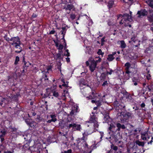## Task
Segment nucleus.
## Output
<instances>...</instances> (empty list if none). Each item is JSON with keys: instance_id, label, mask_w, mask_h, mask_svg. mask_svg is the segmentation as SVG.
<instances>
[{"instance_id": "nucleus-1", "label": "nucleus", "mask_w": 153, "mask_h": 153, "mask_svg": "<svg viewBox=\"0 0 153 153\" xmlns=\"http://www.w3.org/2000/svg\"><path fill=\"white\" fill-rule=\"evenodd\" d=\"M101 61V59L100 58L98 60H95L89 58L88 61H86L85 63L87 66H89L90 70L91 72H93L97 66V63L98 62H100Z\"/></svg>"}, {"instance_id": "nucleus-2", "label": "nucleus", "mask_w": 153, "mask_h": 153, "mask_svg": "<svg viewBox=\"0 0 153 153\" xmlns=\"http://www.w3.org/2000/svg\"><path fill=\"white\" fill-rule=\"evenodd\" d=\"M92 115H91V117L89 120L88 122H86L85 125L88 127L91 125H93L94 128L96 129L98 127L99 125L98 124L97 118L93 112L92 113Z\"/></svg>"}, {"instance_id": "nucleus-3", "label": "nucleus", "mask_w": 153, "mask_h": 153, "mask_svg": "<svg viewBox=\"0 0 153 153\" xmlns=\"http://www.w3.org/2000/svg\"><path fill=\"white\" fill-rule=\"evenodd\" d=\"M121 19V21L120 22V24H124L125 25L128 24L127 22H130L132 20L131 16L128 14H125L122 16V15H120L117 16V19Z\"/></svg>"}, {"instance_id": "nucleus-4", "label": "nucleus", "mask_w": 153, "mask_h": 153, "mask_svg": "<svg viewBox=\"0 0 153 153\" xmlns=\"http://www.w3.org/2000/svg\"><path fill=\"white\" fill-rule=\"evenodd\" d=\"M68 121L65 122L63 121L60 122L59 123L60 126L62 128H65L67 129H69L71 128V126H70V125H71L72 122L71 121H69V120H68Z\"/></svg>"}, {"instance_id": "nucleus-5", "label": "nucleus", "mask_w": 153, "mask_h": 153, "mask_svg": "<svg viewBox=\"0 0 153 153\" xmlns=\"http://www.w3.org/2000/svg\"><path fill=\"white\" fill-rule=\"evenodd\" d=\"M148 13L146 9H141L137 12V15L138 18H140L143 16L147 15Z\"/></svg>"}, {"instance_id": "nucleus-6", "label": "nucleus", "mask_w": 153, "mask_h": 153, "mask_svg": "<svg viewBox=\"0 0 153 153\" xmlns=\"http://www.w3.org/2000/svg\"><path fill=\"white\" fill-rule=\"evenodd\" d=\"M11 41L12 42H10V43L13 46L20 43V39L18 36L12 37Z\"/></svg>"}, {"instance_id": "nucleus-7", "label": "nucleus", "mask_w": 153, "mask_h": 153, "mask_svg": "<svg viewBox=\"0 0 153 153\" xmlns=\"http://www.w3.org/2000/svg\"><path fill=\"white\" fill-rule=\"evenodd\" d=\"M150 133L148 131L142 132L141 133V138L143 140H147L150 137Z\"/></svg>"}, {"instance_id": "nucleus-8", "label": "nucleus", "mask_w": 153, "mask_h": 153, "mask_svg": "<svg viewBox=\"0 0 153 153\" xmlns=\"http://www.w3.org/2000/svg\"><path fill=\"white\" fill-rule=\"evenodd\" d=\"M71 126V128H72V129L74 131H80L81 129V126L79 124H76L72 122L71 125H70Z\"/></svg>"}, {"instance_id": "nucleus-9", "label": "nucleus", "mask_w": 153, "mask_h": 153, "mask_svg": "<svg viewBox=\"0 0 153 153\" xmlns=\"http://www.w3.org/2000/svg\"><path fill=\"white\" fill-rule=\"evenodd\" d=\"M30 148L31 151L36 152L39 153H41V151L42 152V153H43V152H44V151H42V149L39 148L38 147H36V146H31L30 147Z\"/></svg>"}, {"instance_id": "nucleus-10", "label": "nucleus", "mask_w": 153, "mask_h": 153, "mask_svg": "<svg viewBox=\"0 0 153 153\" xmlns=\"http://www.w3.org/2000/svg\"><path fill=\"white\" fill-rule=\"evenodd\" d=\"M64 9H65L66 11L68 10L70 11L71 10H74L75 8L73 5L71 4H68L65 6ZM70 12L69 11V12H67V13L68 14H69Z\"/></svg>"}, {"instance_id": "nucleus-11", "label": "nucleus", "mask_w": 153, "mask_h": 153, "mask_svg": "<svg viewBox=\"0 0 153 153\" xmlns=\"http://www.w3.org/2000/svg\"><path fill=\"white\" fill-rule=\"evenodd\" d=\"M20 43H19V44H18L17 45H16L13 46L16 49H19V50H16L15 51V52L16 53H19L21 52L22 50V48L20 46Z\"/></svg>"}, {"instance_id": "nucleus-12", "label": "nucleus", "mask_w": 153, "mask_h": 153, "mask_svg": "<svg viewBox=\"0 0 153 153\" xmlns=\"http://www.w3.org/2000/svg\"><path fill=\"white\" fill-rule=\"evenodd\" d=\"M121 115H123L124 117L127 116L128 118H131L133 117L134 116L133 114L131 112H127L124 114H123V112L120 113Z\"/></svg>"}, {"instance_id": "nucleus-13", "label": "nucleus", "mask_w": 153, "mask_h": 153, "mask_svg": "<svg viewBox=\"0 0 153 153\" xmlns=\"http://www.w3.org/2000/svg\"><path fill=\"white\" fill-rule=\"evenodd\" d=\"M66 27H62V28L61 30L60 31V32L61 33V34L63 35V37L62 38V39H64V42L65 43V45H66V44L65 43V41L64 39L65 35L66 33Z\"/></svg>"}, {"instance_id": "nucleus-14", "label": "nucleus", "mask_w": 153, "mask_h": 153, "mask_svg": "<svg viewBox=\"0 0 153 153\" xmlns=\"http://www.w3.org/2000/svg\"><path fill=\"white\" fill-rule=\"evenodd\" d=\"M78 108V107L77 106H76V108L74 107V108H73L70 112V115L72 116L73 115H75L77 112V109Z\"/></svg>"}, {"instance_id": "nucleus-15", "label": "nucleus", "mask_w": 153, "mask_h": 153, "mask_svg": "<svg viewBox=\"0 0 153 153\" xmlns=\"http://www.w3.org/2000/svg\"><path fill=\"white\" fill-rule=\"evenodd\" d=\"M150 13L151 14L147 17L148 20L150 22H153V10H150Z\"/></svg>"}, {"instance_id": "nucleus-16", "label": "nucleus", "mask_w": 153, "mask_h": 153, "mask_svg": "<svg viewBox=\"0 0 153 153\" xmlns=\"http://www.w3.org/2000/svg\"><path fill=\"white\" fill-rule=\"evenodd\" d=\"M115 126L113 124H111L108 128L109 130L110 131H112L113 132H115L117 131V130L115 129Z\"/></svg>"}, {"instance_id": "nucleus-17", "label": "nucleus", "mask_w": 153, "mask_h": 153, "mask_svg": "<svg viewBox=\"0 0 153 153\" xmlns=\"http://www.w3.org/2000/svg\"><path fill=\"white\" fill-rule=\"evenodd\" d=\"M86 53L90 54L91 53V46H87L85 50Z\"/></svg>"}, {"instance_id": "nucleus-18", "label": "nucleus", "mask_w": 153, "mask_h": 153, "mask_svg": "<svg viewBox=\"0 0 153 153\" xmlns=\"http://www.w3.org/2000/svg\"><path fill=\"white\" fill-rule=\"evenodd\" d=\"M85 147V150L87 152L91 153V151L90 149L89 148L88 146V144L87 143H85V145H84Z\"/></svg>"}, {"instance_id": "nucleus-19", "label": "nucleus", "mask_w": 153, "mask_h": 153, "mask_svg": "<svg viewBox=\"0 0 153 153\" xmlns=\"http://www.w3.org/2000/svg\"><path fill=\"white\" fill-rule=\"evenodd\" d=\"M92 132L88 133L87 131H85L84 133H83V137L81 138V140H84L85 139V137L86 136H87L88 135L90 134H91Z\"/></svg>"}, {"instance_id": "nucleus-20", "label": "nucleus", "mask_w": 153, "mask_h": 153, "mask_svg": "<svg viewBox=\"0 0 153 153\" xmlns=\"http://www.w3.org/2000/svg\"><path fill=\"white\" fill-rule=\"evenodd\" d=\"M120 47L122 48H126V44L125 43L124 41L122 40L120 41Z\"/></svg>"}, {"instance_id": "nucleus-21", "label": "nucleus", "mask_w": 153, "mask_h": 153, "mask_svg": "<svg viewBox=\"0 0 153 153\" xmlns=\"http://www.w3.org/2000/svg\"><path fill=\"white\" fill-rule=\"evenodd\" d=\"M136 143L139 146L143 147L145 144V143L143 142H141L139 140H137L136 141Z\"/></svg>"}, {"instance_id": "nucleus-22", "label": "nucleus", "mask_w": 153, "mask_h": 153, "mask_svg": "<svg viewBox=\"0 0 153 153\" xmlns=\"http://www.w3.org/2000/svg\"><path fill=\"white\" fill-rule=\"evenodd\" d=\"M114 5V1L113 0H110L109 1L108 6L109 8H111Z\"/></svg>"}, {"instance_id": "nucleus-23", "label": "nucleus", "mask_w": 153, "mask_h": 153, "mask_svg": "<svg viewBox=\"0 0 153 153\" xmlns=\"http://www.w3.org/2000/svg\"><path fill=\"white\" fill-rule=\"evenodd\" d=\"M146 2L149 6L153 8V0H147Z\"/></svg>"}, {"instance_id": "nucleus-24", "label": "nucleus", "mask_w": 153, "mask_h": 153, "mask_svg": "<svg viewBox=\"0 0 153 153\" xmlns=\"http://www.w3.org/2000/svg\"><path fill=\"white\" fill-rule=\"evenodd\" d=\"M114 57L113 56V55L109 54L108 56L107 59L109 61H112L114 59Z\"/></svg>"}, {"instance_id": "nucleus-25", "label": "nucleus", "mask_w": 153, "mask_h": 153, "mask_svg": "<svg viewBox=\"0 0 153 153\" xmlns=\"http://www.w3.org/2000/svg\"><path fill=\"white\" fill-rule=\"evenodd\" d=\"M45 120L44 119L42 118L39 116H38L37 118H36V121H37L39 122L41 121L44 122Z\"/></svg>"}, {"instance_id": "nucleus-26", "label": "nucleus", "mask_w": 153, "mask_h": 153, "mask_svg": "<svg viewBox=\"0 0 153 153\" xmlns=\"http://www.w3.org/2000/svg\"><path fill=\"white\" fill-rule=\"evenodd\" d=\"M51 118H52L51 120L52 122H55L57 120L56 118V116L54 114H51L50 115Z\"/></svg>"}, {"instance_id": "nucleus-27", "label": "nucleus", "mask_w": 153, "mask_h": 153, "mask_svg": "<svg viewBox=\"0 0 153 153\" xmlns=\"http://www.w3.org/2000/svg\"><path fill=\"white\" fill-rule=\"evenodd\" d=\"M52 94L53 96L56 97H58L59 96L58 93L56 91H53L52 92Z\"/></svg>"}, {"instance_id": "nucleus-28", "label": "nucleus", "mask_w": 153, "mask_h": 153, "mask_svg": "<svg viewBox=\"0 0 153 153\" xmlns=\"http://www.w3.org/2000/svg\"><path fill=\"white\" fill-rule=\"evenodd\" d=\"M125 66L126 67V70H129L131 66V64L129 62H127L125 64Z\"/></svg>"}, {"instance_id": "nucleus-29", "label": "nucleus", "mask_w": 153, "mask_h": 153, "mask_svg": "<svg viewBox=\"0 0 153 153\" xmlns=\"http://www.w3.org/2000/svg\"><path fill=\"white\" fill-rule=\"evenodd\" d=\"M19 94H16V95H14L13 96H12L11 98L12 99L14 100H17L18 97L19 96Z\"/></svg>"}, {"instance_id": "nucleus-30", "label": "nucleus", "mask_w": 153, "mask_h": 153, "mask_svg": "<svg viewBox=\"0 0 153 153\" xmlns=\"http://www.w3.org/2000/svg\"><path fill=\"white\" fill-rule=\"evenodd\" d=\"M19 61V58L18 56H16L15 61L14 64L16 65L18 64V62Z\"/></svg>"}, {"instance_id": "nucleus-31", "label": "nucleus", "mask_w": 153, "mask_h": 153, "mask_svg": "<svg viewBox=\"0 0 153 153\" xmlns=\"http://www.w3.org/2000/svg\"><path fill=\"white\" fill-rule=\"evenodd\" d=\"M101 101L100 100H96V104L97 106H99L101 105Z\"/></svg>"}, {"instance_id": "nucleus-32", "label": "nucleus", "mask_w": 153, "mask_h": 153, "mask_svg": "<svg viewBox=\"0 0 153 153\" xmlns=\"http://www.w3.org/2000/svg\"><path fill=\"white\" fill-rule=\"evenodd\" d=\"M111 148L113 150H114L115 151H117L118 149L117 147L116 146H114L113 144L111 146Z\"/></svg>"}, {"instance_id": "nucleus-33", "label": "nucleus", "mask_w": 153, "mask_h": 153, "mask_svg": "<svg viewBox=\"0 0 153 153\" xmlns=\"http://www.w3.org/2000/svg\"><path fill=\"white\" fill-rule=\"evenodd\" d=\"M117 126L118 128L117 129H116L117 131H120L121 128V124L120 123H117Z\"/></svg>"}, {"instance_id": "nucleus-34", "label": "nucleus", "mask_w": 153, "mask_h": 153, "mask_svg": "<svg viewBox=\"0 0 153 153\" xmlns=\"http://www.w3.org/2000/svg\"><path fill=\"white\" fill-rule=\"evenodd\" d=\"M52 68V67L51 65H49L48 66L47 68V71H45V72L48 73L49 71L51 70Z\"/></svg>"}, {"instance_id": "nucleus-35", "label": "nucleus", "mask_w": 153, "mask_h": 153, "mask_svg": "<svg viewBox=\"0 0 153 153\" xmlns=\"http://www.w3.org/2000/svg\"><path fill=\"white\" fill-rule=\"evenodd\" d=\"M63 48V46L62 45L60 44L58 47L57 48L58 50H62Z\"/></svg>"}, {"instance_id": "nucleus-36", "label": "nucleus", "mask_w": 153, "mask_h": 153, "mask_svg": "<svg viewBox=\"0 0 153 153\" xmlns=\"http://www.w3.org/2000/svg\"><path fill=\"white\" fill-rule=\"evenodd\" d=\"M54 42L55 44V46L57 48L59 46V41L58 40H56V41L54 40Z\"/></svg>"}, {"instance_id": "nucleus-37", "label": "nucleus", "mask_w": 153, "mask_h": 153, "mask_svg": "<svg viewBox=\"0 0 153 153\" xmlns=\"http://www.w3.org/2000/svg\"><path fill=\"white\" fill-rule=\"evenodd\" d=\"M70 18L72 19H74L76 17V15L74 14H71L70 15Z\"/></svg>"}, {"instance_id": "nucleus-38", "label": "nucleus", "mask_w": 153, "mask_h": 153, "mask_svg": "<svg viewBox=\"0 0 153 153\" xmlns=\"http://www.w3.org/2000/svg\"><path fill=\"white\" fill-rule=\"evenodd\" d=\"M149 71H148V74L146 76V79L148 80H150L151 79V76L150 75V74H149Z\"/></svg>"}, {"instance_id": "nucleus-39", "label": "nucleus", "mask_w": 153, "mask_h": 153, "mask_svg": "<svg viewBox=\"0 0 153 153\" xmlns=\"http://www.w3.org/2000/svg\"><path fill=\"white\" fill-rule=\"evenodd\" d=\"M62 86L63 87H64L67 89V88L69 87L68 86V84H66L65 83H63L62 84Z\"/></svg>"}, {"instance_id": "nucleus-40", "label": "nucleus", "mask_w": 153, "mask_h": 153, "mask_svg": "<svg viewBox=\"0 0 153 153\" xmlns=\"http://www.w3.org/2000/svg\"><path fill=\"white\" fill-rule=\"evenodd\" d=\"M110 70V71L109 72H108V71H107L106 72V74H109L110 75H111L112 74V72H114V71L112 69H109Z\"/></svg>"}, {"instance_id": "nucleus-41", "label": "nucleus", "mask_w": 153, "mask_h": 153, "mask_svg": "<svg viewBox=\"0 0 153 153\" xmlns=\"http://www.w3.org/2000/svg\"><path fill=\"white\" fill-rule=\"evenodd\" d=\"M101 82H103L104 81L105 79V77L104 76H103V74H102L101 76L100 77Z\"/></svg>"}, {"instance_id": "nucleus-42", "label": "nucleus", "mask_w": 153, "mask_h": 153, "mask_svg": "<svg viewBox=\"0 0 153 153\" xmlns=\"http://www.w3.org/2000/svg\"><path fill=\"white\" fill-rule=\"evenodd\" d=\"M132 81L133 82H138V79L136 78L133 77L132 79Z\"/></svg>"}, {"instance_id": "nucleus-43", "label": "nucleus", "mask_w": 153, "mask_h": 153, "mask_svg": "<svg viewBox=\"0 0 153 153\" xmlns=\"http://www.w3.org/2000/svg\"><path fill=\"white\" fill-rule=\"evenodd\" d=\"M5 39L7 42H9V41H11V38L10 39L9 37H8L7 36H5L4 37Z\"/></svg>"}, {"instance_id": "nucleus-44", "label": "nucleus", "mask_w": 153, "mask_h": 153, "mask_svg": "<svg viewBox=\"0 0 153 153\" xmlns=\"http://www.w3.org/2000/svg\"><path fill=\"white\" fill-rule=\"evenodd\" d=\"M64 93L62 94V95L64 97L65 96V94H68V91L66 90H64Z\"/></svg>"}, {"instance_id": "nucleus-45", "label": "nucleus", "mask_w": 153, "mask_h": 153, "mask_svg": "<svg viewBox=\"0 0 153 153\" xmlns=\"http://www.w3.org/2000/svg\"><path fill=\"white\" fill-rule=\"evenodd\" d=\"M66 52L67 53H65V55L67 56L68 57L70 56V53L68 52V49H67L66 50Z\"/></svg>"}, {"instance_id": "nucleus-46", "label": "nucleus", "mask_w": 153, "mask_h": 153, "mask_svg": "<svg viewBox=\"0 0 153 153\" xmlns=\"http://www.w3.org/2000/svg\"><path fill=\"white\" fill-rule=\"evenodd\" d=\"M104 81V82L102 84V85L103 86H105L106 85H107L108 83L107 81L106 80L105 81V80Z\"/></svg>"}, {"instance_id": "nucleus-47", "label": "nucleus", "mask_w": 153, "mask_h": 153, "mask_svg": "<svg viewBox=\"0 0 153 153\" xmlns=\"http://www.w3.org/2000/svg\"><path fill=\"white\" fill-rule=\"evenodd\" d=\"M97 54L99 55H102L103 54L101 49H99L97 52Z\"/></svg>"}, {"instance_id": "nucleus-48", "label": "nucleus", "mask_w": 153, "mask_h": 153, "mask_svg": "<svg viewBox=\"0 0 153 153\" xmlns=\"http://www.w3.org/2000/svg\"><path fill=\"white\" fill-rule=\"evenodd\" d=\"M93 22L91 19H90L89 20L88 25L89 26L92 25L93 24Z\"/></svg>"}, {"instance_id": "nucleus-49", "label": "nucleus", "mask_w": 153, "mask_h": 153, "mask_svg": "<svg viewBox=\"0 0 153 153\" xmlns=\"http://www.w3.org/2000/svg\"><path fill=\"white\" fill-rule=\"evenodd\" d=\"M86 84L84 82L82 81L80 83V86H81L82 85H85Z\"/></svg>"}, {"instance_id": "nucleus-50", "label": "nucleus", "mask_w": 153, "mask_h": 153, "mask_svg": "<svg viewBox=\"0 0 153 153\" xmlns=\"http://www.w3.org/2000/svg\"><path fill=\"white\" fill-rule=\"evenodd\" d=\"M56 57L58 59H60L61 57V54L59 53L56 55Z\"/></svg>"}, {"instance_id": "nucleus-51", "label": "nucleus", "mask_w": 153, "mask_h": 153, "mask_svg": "<svg viewBox=\"0 0 153 153\" xmlns=\"http://www.w3.org/2000/svg\"><path fill=\"white\" fill-rule=\"evenodd\" d=\"M71 149H69L67 151H65L64 152V153H71Z\"/></svg>"}, {"instance_id": "nucleus-52", "label": "nucleus", "mask_w": 153, "mask_h": 153, "mask_svg": "<svg viewBox=\"0 0 153 153\" xmlns=\"http://www.w3.org/2000/svg\"><path fill=\"white\" fill-rule=\"evenodd\" d=\"M37 16V15L34 13H33L32 16V18H36Z\"/></svg>"}, {"instance_id": "nucleus-53", "label": "nucleus", "mask_w": 153, "mask_h": 153, "mask_svg": "<svg viewBox=\"0 0 153 153\" xmlns=\"http://www.w3.org/2000/svg\"><path fill=\"white\" fill-rule=\"evenodd\" d=\"M100 136H101L100 138V139H101L102 138V137L103 136V132H100Z\"/></svg>"}, {"instance_id": "nucleus-54", "label": "nucleus", "mask_w": 153, "mask_h": 153, "mask_svg": "<svg viewBox=\"0 0 153 153\" xmlns=\"http://www.w3.org/2000/svg\"><path fill=\"white\" fill-rule=\"evenodd\" d=\"M55 32L54 30H52L50 32V34H54Z\"/></svg>"}, {"instance_id": "nucleus-55", "label": "nucleus", "mask_w": 153, "mask_h": 153, "mask_svg": "<svg viewBox=\"0 0 153 153\" xmlns=\"http://www.w3.org/2000/svg\"><path fill=\"white\" fill-rule=\"evenodd\" d=\"M2 135H1L0 136V137L1 138V142H2L4 140V138H2Z\"/></svg>"}, {"instance_id": "nucleus-56", "label": "nucleus", "mask_w": 153, "mask_h": 153, "mask_svg": "<svg viewBox=\"0 0 153 153\" xmlns=\"http://www.w3.org/2000/svg\"><path fill=\"white\" fill-rule=\"evenodd\" d=\"M11 129L12 131H15L17 130V129L16 128H11Z\"/></svg>"}, {"instance_id": "nucleus-57", "label": "nucleus", "mask_w": 153, "mask_h": 153, "mask_svg": "<svg viewBox=\"0 0 153 153\" xmlns=\"http://www.w3.org/2000/svg\"><path fill=\"white\" fill-rule=\"evenodd\" d=\"M97 1L102 2L103 3L106 2L105 0H96Z\"/></svg>"}, {"instance_id": "nucleus-58", "label": "nucleus", "mask_w": 153, "mask_h": 153, "mask_svg": "<svg viewBox=\"0 0 153 153\" xmlns=\"http://www.w3.org/2000/svg\"><path fill=\"white\" fill-rule=\"evenodd\" d=\"M105 37H103L101 39V40L102 43V45L103 42H105Z\"/></svg>"}, {"instance_id": "nucleus-59", "label": "nucleus", "mask_w": 153, "mask_h": 153, "mask_svg": "<svg viewBox=\"0 0 153 153\" xmlns=\"http://www.w3.org/2000/svg\"><path fill=\"white\" fill-rule=\"evenodd\" d=\"M151 139H152L149 142H148V144H150V143L151 144H152V143L153 142L152 140H153V137H152Z\"/></svg>"}, {"instance_id": "nucleus-60", "label": "nucleus", "mask_w": 153, "mask_h": 153, "mask_svg": "<svg viewBox=\"0 0 153 153\" xmlns=\"http://www.w3.org/2000/svg\"><path fill=\"white\" fill-rule=\"evenodd\" d=\"M123 129H125L126 128V127L124 125H121V128Z\"/></svg>"}, {"instance_id": "nucleus-61", "label": "nucleus", "mask_w": 153, "mask_h": 153, "mask_svg": "<svg viewBox=\"0 0 153 153\" xmlns=\"http://www.w3.org/2000/svg\"><path fill=\"white\" fill-rule=\"evenodd\" d=\"M145 106V104L144 103H143L141 104V106L142 108L144 107Z\"/></svg>"}, {"instance_id": "nucleus-62", "label": "nucleus", "mask_w": 153, "mask_h": 153, "mask_svg": "<svg viewBox=\"0 0 153 153\" xmlns=\"http://www.w3.org/2000/svg\"><path fill=\"white\" fill-rule=\"evenodd\" d=\"M131 40L132 41H133L134 42H135L136 40H134V39H135V37H132L131 38Z\"/></svg>"}, {"instance_id": "nucleus-63", "label": "nucleus", "mask_w": 153, "mask_h": 153, "mask_svg": "<svg viewBox=\"0 0 153 153\" xmlns=\"http://www.w3.org/2000/svg\"><path fill=\"white\" fill-rule=\"evenodd\" d=\"M1 132L2 133V136H3V135H5V134H6V132L4 131H1Z\"/></svg>"}, {"instance_id": "nucleus-64", "label": "nucleus", "mask_w": 153, "mask_h": 153, "mask_svg": "<svg viewBox=\"0 0 153 153\" xmlns=\"http://www.w3.org/2000/svg\"><path fill=\"white\" fill-rule=\"evenodd\" d=\"M126 73L127 74H129L130 73V72L129 71V70H126Z\"/></svg>"}]
</instances>
